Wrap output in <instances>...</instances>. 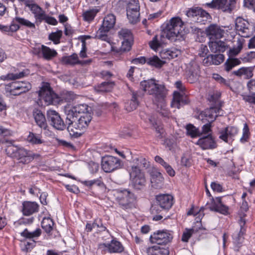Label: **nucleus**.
Segmentation results:
<instances>
[{"label": "nucleus", "mask_w": 255, "mask_h": 255, "mask_svg": "<svg viewBox=\"0 0 255 255\" xmlns=\"http://www.w3.org/2000/svg\"><path fill=\"white\" fill-rule=\"evenodd\" d=\"M41 234V230L39 228L36 229L33 232H29L27 229H25L21 233V235L26 238L31 239L34 237H38L40 236Z\"/></svg>", "instance_id": "44"}, {"label": "nucleus", "mask_w": 255, "mask_h": 255, "mask_svg": "<svg viewBox=\"0 0 255 255\" xmlns=\"http://www.w3.org/2000/svg\"><path fill=\"white\" fill-rule=\"evenodd\" d=\"M209 47L211 52L215 53L223 52L227 48L226 43L224 41L221 40H211L209 42Z\"/></svg>", "instance_id": "31"}, {"label": "nucleus", "mask_w": 255, "mask_h": 255, "mask_svg": "<svg viewBox=\"0 0 255 255\" xmlns=\"http://www.w3.org/2000/svg\"><path fill=\"white\" fill-rule=\"evenodd\" d=\"M208 206V208L211 211L219 212L224 215L228 214L229 208L223 204L222 197H217L215 200L212 197L211 204Z\"/></svg>", "instance_id": "19"}, {"label": "nucleus", "mask_w": 255, "mask_h": 255, "mask_svg": "<svg viewBox=\"0 0 255 255\" xmlns=\"http://www.w3.org/2000/svg\"><path fill=\"white\" fill-rule=\"evenodd\" d=\"M189 102L188 98L186 95L181 94L178 92H174L171 106L172 107L179 109L181 107L188 104Z\"/></svg>", "instance_id": "27"}, {"label": "nucleus", "mask_w": 255, "mask_h": 255, "mask_svg": "<svg viewBox=\"0 0 255 255\" xmlns=\"http://www.w3.org/2000/svg\"><path fill=\"white\" fill-rule=\"evenodd\" d=\"M235 28L240 35L244 37H249L253 33L252 25L248 21L242 17H238L235 21Z\"/></svg>", "instance_id": "13"}, {"label": "nucleus", "mask_w": 255, "mask_h": 255, "mask_svg": "<svg viewBox=\"0 0 255 255\" xmlns=\"http://www.w3.org/2000/svg\"><path fill=\"white\" fill-rule=\"evenodd\" d=\"M88 108V106L86 104L78 105L70 109H66L65 113L66 117L73 119L74 117H79L80 114L83 115L87 113Z\"/></svg>", "instance_id": "24"}, {"label": "nucleus", "mask_w": 255, "mask_h": 255, "mask_svg": "<svg viewBox=\"0 0 255 255\" xmlns=\"http://www.w3.org/2000/svg\"><path fill=\"white\" fill-rule=\"evenodd\" d=\"M213 78L221 84L227 86L229 85V82L218 74H213Z\"/></svg>", "instance_id": "58"}, {"label": "nucleus", "mask_w": 255, "mask_h": 255, "mask_svg": "<svg viewBox=\"0 0 255 255\" xmlns=\"http://www.w3.org/2000/svg\"><path fill=\"white\" fill-rule=\"evenodd\" d=\"M151 186L155 189L162 188L164 184V178L162 174L155 168L150 172Z\"/></svg>", "instance_id": "21"}, {"label": "nucleus", "mask_w": 255, "mask_h": 255, "mask_svg": "<svg viewBox=\"0 0 255 255\" xmlns=\"http://www.w3.org/2000/svg\"><path fill=\"white\" fill-rule=\"evenodd\" d=\"M61 62L65 65H75L77 64L78 55L73 53L70 56H65L62 57Z\"/></svg>", "instance_id": "41"}, {"label": "nucleus", "mask_w": 255, "mask_h": 255, "mask_svg": "<svg viewBox=\"0 0 255 255\" xmlns=\"http://www.w3.org/2000/svg\"><path fill=\"white\" fill-rule=\"evenodd\" d=\"M98 12L99 10L97 9H92L86 11L83 13L84 20L87 21L93 20Z\"/></svg>", "instance_id": "47"}, {"label": "nucleus", "mask_w": 255, "mask_h": 255, "mask_svg": "<svg viewBox=\"0 0 255 255\" xmlns=\"http://www.w3.org/2000/svg\"><path fill=\"white\" fill-rule=\"evenodd\" d=\"M114 85L115 83L114 82H104L97 86L95 88V90L98 92H108L112 90Z\"/></svg>", "instance_id": "39"}, {"label": "nucleus", "mask_w": 255, "mask_h": 255, "mask_svg": "<svg viewBox=\"0 0 255 255\" xmlns=\"http://www.w3.org/2000/svg\"><path fill=\"white\" fill-rule=\"evenodd\" d=\"M38 96L40 100H43L45 104L47 105H55L59 101V97L56 94L49 84L45 83L41 88L38 92Z\"/></svg>", "instance_id": "9"}, {"label": "nucleus", "mask_w": 255, "mask_h": 255, "mask_svg": "<svg viewBox=\"0 0 255 255\" xmlns=\"http://www.w3.org/2000/svg\"><path fill=\"white\" fill-rule=\"evenodd\" d=\"M54 222L50 218H44L41 222L43 229L47 233H50L53 229Z\"/></svg>", "instance_id": "45"}, {"label": "nucleus", "mask_w": 255, "mask_h": 255, "mask_svg": "<svg viewBox=\"0 0 255 255\" xmlns=\"http://www.w3.org/2000/svg\"><path fill=\"white\" fill-rule=\"evenodd\" d=\"M186 15L188 17L193 18L194 21L200 24H205L211 19V16L207 12L198 7L189 9L187 11Z\"/></svg>", "instance_id": "12"}, {"label": "nucleus", "mask_w": 255, "mask_h": 255, "mask_svg": "<svg viewBox=\"0 0 255 255\" xmlns=\"http://www.w3.org/2000/svg\"><path fill=\"white\" fill-rule=\"evenodd\" d=\"M119 37L125 40H132L133 37L130 31L128 29H122L118 32Z\"/></svg>", "instance_id": "49"}, {"label": "nucleus", "mask_w": 255, "mask_h": 255, "mask_svg": "<svg viewBox=\"0 0 255 255\" xmlns=\"http://www.w3.org/2000/svg\"><path fill=\"white\" fill-rule=\"evenodd\" d=\"M78 117H74L73 119L67 117L66 118L68 131L71 136L76 138L82 135L92 120L90 113L84 114L78 119Z\"/></svg>", "instance_id": "3"}, {"label": "nucleus", "mask_w": 255, "mask_h": 255, "mask_svg": "<svg viewBox=\"0 0 255 255\" xmlns=\"http://www.w3.org/2000/svg\"><path fill=\"white\" fill-rule=\"evenodd\" d=\"M235 0H212L207 5L211 8L221 9L223 11L230 12L232 10Z\"/></svg>", "instance_id": "14"}, {"label": "nucleus", "mask_w": 255, "mask_h": 255, "mask_svg": "<svg viewBox=\"0 0 255 255\" xmlns=\"http://www.w3.org/2000/svg\"><path fill=\"white\" fill-rule=\"evenodd\" d=\"M92 226L94 227V229H97L100 232L104 231L106 230V227L103 225L100 220H96L92 223Z\"/></svg>", "instance_id": "59"}, {"label": "nucleus", "mask_w": 255, "mask_h": 255, "mask_svg": "<svg viewBox=\"0 0 255 255\" xmlns=\"http://www.w3.org/2000/svg\"><path fill=\"white\" fill-rule=\"evenodd\" d=\"M101 165L105 172H111L120 168L122 166V162L116 157L107 155L102 158Z\"/></svg>", "instance_id": "11"}, {"label": "nucleus", "mask_w": 255, "mask_h": 255, "mask_svg": "<svg viewBox=\"0 0 255 255\" xmlns=\"http://www.w3.org/2000/svg\"><path fill=\"white\" fill-rule=\"evenodd\" d=\"M186 133L192 138L201 136V133L198 128L193 125L189 124L186 126Z\"/></svg>", "instance_id": "43"}, {"label": "nucleus", "mask_w": 255, "mask_h": 255, "mask_svg": "<svg viewBox=\"0 0 255 255\" xmlns=\"http://www.w3.org/2000/svg\"><path fill=\"white\" fill-rule=\"evenodd\" d=\"M224 60V56L223 54H209L204 58L202 63L205 66H209L212 65H218Z\"/></svg>", "instance_id": "26"}, {"label": "nucleus", "mask_w": 255, "mask_h": 255, "mask_svg": "<svg viewBox=\"0 0 255 255\" xmlns=\"http://www.w3.org/2000/svg\"><path fill=\"white\" fill-rule=\"evenodd\" d=\"M169 253L167 249L160 248L157 246H154L147 249V255H168Z\"/></svg>", "instance_id": "36"}, {"label": "nucleus", "mask_w": 255, "mask_h": 255, "mask_svg": "<svg viewBox=\"0 0 255 255\" xmlns=\"http://www.w3.org/2000/svg\"><path fill=\"white\" fill-rule=\"evenodd\" d=\"M101 249H107L110 253H120L124 251V247L122 244L115 240H113L110 244L103 243L99 245Z\"/></svg>", "instance_id": "23"}, {"label": "nucleus", "mask_w": 255, "mask_h": 255, "mask_svg": "<svg viewBox=\"0 0 255 255\" xmlns=\"http://www.w3.org/2000/svg\"><path fill=\"white\" fill-rule=\"evenodd\" d=\"M172 239V235L164 231H158L150 237V241L152 243L160 245L167 244L170 242Z\"/></svg>", "instance_id": "15"}, {"label": "nucleus", "mask_w": 255, "mask_h": 255, "mask_svg": "<svg viewBox=\"0 0 255 255\" xmlns=\"http://www.w3.org/2000/svg\"><path fill=\"white\" fill-rule=\"evenodd\" d=\"M196 144L203 150L212 149L217 147V144L211 133L200 138L196 142Z\"/></svg>", "instance_id": "20"}, {"label": "nucleus", "mask_w": 255, "mask_h": 255, "mask_svg": "<svg viewBox=\"0 0 255 255\" xmlns=\"http://www.w3.org/2000/svg\"><path fill=\"white\" fill-rule=\"evenodd\" d=\"M15 25L14 24H12V21L11 22L10 25L9 26L8 25H3L0 24V30L4 32H15Z\"/></svg>", "instance_id": "57"}, {"label": "nucleus", "mask_w": 255, "mask_h": 255, "mask_svg": "<svg viewBox=\"0 0 255 255\" xmlns=\"http://www.w3.org/2000/svg\"><path fill=\"white\" fill-rule=\"evenodd\" d=\"M12 24L15 25V32L17 31L19 28V25L25 26L30 28H35V25L33 23L31 22L29 20L19 16H15L11 21Z\"/></svg>", "instance_id": "33"}, {"label": "nucleus", "mask_w": 255, "mask_h": 255, "mask_svg": "<svg viewBox=\"0 0 255 255\" xmlns=\"http://www.w3.org/2000/svg\"><path fill=\"white\" fill-rule=\"evenodd\" d=\"M179 53V51L175 48L166 49L162 50L160 55L162 59H170L177 57Z\"/></svg>", "instance_id": "35"}, {"label": "nucleus", "mask_w": 255, "mask_h": 255, "mask_svg": "<svg viewBox=\"0 0 255 255\" xmlns=\"http://www.w3.org/2000/svg\"><path fill=\"white\" fill-rule=\"evenodd\" d=\"M120 135L122 137L130 136L131 134V130L127 128H124L119 133Z\"/></svg>", "instance_id": "63"}, {"label": "nucleus", "mask_w": 255, "mask_h": 255, "mask_svg": "<svg viewBox=\"0 0 255 255\" xmlns=\"http://www.w3.org/2000/svg\"><path fill=\"white\" fill-rule=\"evenodd\" d=\"M141 95L138 92L131 91V98L129 101L125 103V108L128 112L135 110L139 105V99Z\"/></svg>", "instance_id": "28"}, {"label": "nucleus", "mask_w": 255, "mask_h": 255, "mask_svg": "<svg viewBox=\"0 0 255 255\" xmlns=\"http://www.w3.org/2000/svg\"><path fill=\"white\" fill-rule=\"evenodd\" d=\"M156 204L150 208L152 214L159 213L162 210H169L173 204V197L169 194H160L156 196Z\"/></svg>", "instance_id": "5"}, {"label": "nucleus", "mask_w": 255, "mask_h": 255, "mask_svg": "<svg viewBox=\"0 0 255 255\" xmlns=\"http://www.w3.org/2000/svg\"><path fill=\"white\" fill-rule=\"evenodd\" d=\"M250 132L249 131V128L247 124H245L244 125V128L243 129V135L240 139V141L242 142H245L247 141L249 138Z\"/></svg>", "instance_id": "53"}, {"label": "nucleus", "mask_w": 255, "mask_h": 255, "mask_svg": "<svg viewBox=\"0 0 255 255\" xmlns=\"http://www.w3.org/2000/svg\"><path fill=\"white\" fill-rule=\"evenodd\" d=\"M209 52L207 46L204 44H201L199 49L198 55L200 57H205Z\"/></svg>", "instance_id": "60"}, {"label": "nucleus", "mask_w": 255, "mask_h": 255, "mask_svg": "<svg viewBox=\"0 0 255 255\" xmlns=\"http://www.w3.org/2000/svg\"><path fill=\"white\" fill-rule=\"evenodd\" d=\"M81 182L85 186L91 187L93 185H97L98 186H101L103 184V182L101 180V178H99L96 179H94L89 181H82Z\"/></svg>", "instance_id": "52"}, {"label": "nucleus", "mask_w": 255, "mask_h": 255, "mask_svg": "<svg viewBox=\"0 0 255 255\" xmlns=\"http://www.w3.org/2000/svg\"><path fill=\"white\" fill-rule=\"evenodd\" d=\"M205 33L210 40H214L222 38L224 30L216 24H211L205 29Z\"/></svg>", "instance_id": "17"}, {"label": "nucleus", "mask_w": 255, "mask_h": 255, "mask_svg": "<svg viewBox=\"0 0 255 255\" xmlns=\"http://www.w3.org/2000/svg\"><path fill=\"white\" fill-rule=\"evenodd\" d=\"M6 154L18 160L19 163L27 164L31 162L34 158L35 154L23 148H18L13 145H9L5 149Z\"/></svg>", "instance_id": "4"}, {"label": "nucleus", "mask_w": 255, "mask_h": 255, "mask_svg": "<svg viewBox=\"0 0 255 255\" xmlns=\"http://www.w3.org/2000/svg\"><path fill=\"white\" fill-rule=\"evenodd\" d=\"M32 116L37 126L43 129H46L48 126L45 115L39 109H34L32 112Z\"/></svg>", "instance_id": "22"}, {"label": "nucleus", "mask_w": 255, "mask_h": 255, "mask_svg": "<svg viewBox=\"0 0 255 255\" xmlns=\"http://www.w3.org/2000/svg\"><path fill=\"white\" fill-rule=\"evenodd\" d=\"M28 87H20L16 82H13L5 86V91L10 94L18 96L22 93L28 92Z\"/></svg>", "instance_id": "29"}, {"label": "nucleus", "mask_w": 255, "mask_h": 255, "mask_svg": "<svg viewBox=\"0 0 255 255\" xmlns=\"http://www.w3.org/2000/svg\"><path fill=\"white\" fill-rule=\"evenodd\" d=\"M239 223L240 226V232L238 234L233 235V240L234 242L237 244H241L243 242L244 240V235L246 231V229L244 228L246 224V220L243 217L240 218Z\"/></svg>", "instance_id": "32"}, {"label": "nucleus", "mask_w": 255, "mask_h": 255, "mask_svg": "<svg viewBox=\"0 0 255 255\" xmlns=\"http://www.w3.org/2000/svg\"><path fill=\"white\" fill-rule=\"evenodd\" d=\"M27 140L33 144H39L43 142L40 135L31 132H29V134L27 137Z\"/></svg>", "instance_id": "48"}, {"label": "nucleus", "mask_w": 255, "mask_h": 255, "mask_svg": "<svg viewBox=\"0 0 255 255\" xmlns=\"http://www.w3.org/2000/svg\"><path fill=\"white\" fill-rule=\"evenodd\" d=\"M244 5L255 11V0H244Z\"/></svg>", "instance_id": "61"}, {"label": "nucleus", "mask_w": 255, "mask_h": 255, "mask_svg": "<svg viewBox=\"0 0 255 255\" xmlns=\"http://www.w3.org/2000/svg\"><path fill=\"white\" fill-rule=\"evenodd\" d=\"M222 105L223 103L220 102L215 106L211 107L205 111L204 115L207 118L208 122L212 123L216 119L218 116L223 115V112L221 109Z\"/></svg>", "instance_id": "16"}, {"label": "nucleus", "mask_w": 255, "mask_h": 255, "mask_svg": "<svg viewBox=\"0 0 255 255\" xmlns=\"http://www.w3.org/2000/svg\"><path fill=\"white\" fill-rule=\"evenodd\" d=\"M139 6L131 3H128L127 8V15L130 23H136L139 21Z\"/></svg>", "instance_id": "18"}, {"label": "nucleus", "mask_w": 255, "mask_h": 255, "mask_svg": "<svg viewBox=\"0 0 255 255\" xmlns=\"http://www.w3.org/2000/svg\"><path fill=\"white\" fill-rule=\"evenodd\" d=\"M33 0H27L25 5L26 6L30 8L31 11L35 15L38 13L39 11H41L42 8L38 5L33 3Z\"/></svg>", "instance_id": "51"}, {"label": "nucleus", "mask_w": 255, "mask_h": 255, "mask_svg": "<svg viewBox=\"0 0 255 255\" xmlns=\"http://www.w3.org/2000/svg\"><path fill=\"white\" fill-rule=\"evenodd\" d=\"M116 200L122 208L127 209L131 207V205L134 202L136 197L129 191L124 190L117 192Z\"/></svg>", "instance_id": "10"}, {"label": "nucleus", "mask_w": 255, "mask_h": 255, "mask_svg": "<svg viewBox=\"0 0 255 255\" xmlns=\"http://www.w3.org/2000/svg\"><path fill=\"white\" fill-rule=\"evenodd\" d=\"M165 63L164 61L159 59L157 56H153L147 59V64L156 68H160Z\"/></svg>", "instance_id": "40"}, {"label": "nucleus", "mask_w": 255, "mask_h": 255, "mask_svg": "<svg viewBox=\"0 0 255 255\" xmlns=\"http://www.w3.org/2000/svg\"><path fill=\"white\" fill-rule=\"evenodd\" d=\"M116 16L112 13L108 14L104 19L103 23L97 32L95 38L105 41H109L108 32L114 27L116 23Z\"/></svg>", "instance_id": "6"}, {"label": "nucleus", "mask_w": 255, "mask_h": 255, "mask_svg": "<svg viewBox=\"0 0 255 255\" xmlns=\"http://www.w3.org/2000/svg\"><path fill=\"white\" fill-rule=\"evenodd\" d=\"M132 40H125L122 41V44L121 47V50L122 51L126 52L130 50Z\"/></svg>", "instance_id": "55"}, {"label": "nucleus", "mask_w": 255, "mask_h": 255, "mask_svg": "<svg viewBox=\"0 0 255 255\" xmlns=\"http://www.w3.org/2000/svg\"><path fill=\"white\" fill-rule=\"evenodd\" d=\"M38 205L34 202L25 201L22 204V212L25 216H29L37 212Z\"/></svg>", "instance_id": "30"}, {"label": "nucleus", "mask_w": 255, "mask_h": 255, "mask_svg": "<svg viewBox=\"0 0 255 255\" xmlns=\"http://www.w3.org/2000/svg\"><path fill=\"white\" fill-rule=\"evenodd\" d=\"M29 74V71L28 69H24L19 73H8L6 75H2L0 78L2 80H14L24 77Z\"/></svg>", "instance_id": "34"}, {"label": "nucleus", "mask_w": 255, "mask_h": 255, "mask_svg": "<svg viewBox=\"0 0 255 255\" xmlns=\"http://www.w3.org/2000/svg\"><path fill=\"white\" fill-rule=\"evenodd\" d=\"M254 69L253 67H243V76L247 79L252 78L254 75Z\"/></svg>", "instance_id": "56"}, {"label": "nucleus", "mask_w": 255, "mask_h": 255, "mask_svg": "<svg viewBox=\"0 0 255 255\" xmlns=\"http://www.w3.org/2000/svg\"><path fill=\"white\" fill-rule=\"evenodd\" d=\"M183 22L179 17H174L170 19L164 29L162 34L155 35L149 42L150 47L156 51L165 43V37L171 40H176L180 35Z\"/></svg>", "instance_id": "2"}, {"label": "nucleus", "mask_w": 255, "mask_h": 255, "mask_svg": "<svg viewBox=\"0 0 255 255\" xmlns=\"http://www.w3.org/2000/svg\"><path fill=\"white\" fill-rule=\"evenodd\" d=\"M243 48V43L241 40H239L237 42L236 45H234L232 48H231L229 52V57L232 58L238 54Z\"/></svg>", "instance_id": "46"}, {"label": "nucleus", "mask_w": 255, "mask_h": 255, "mask_svg": "<svg viewBox=\"0 0 255 255\" xmlns=\"http://www.w3.org/2000/svg\"><path fill=\"white\" fill-rule=\"evenodd\" d=\"M193 232V229H189L186 232L184 233L182 236V241L184 242H188L189 238L191 237Z\"/></svg>", "instance_id": "62"}, {"label": "nucleus", "mask_w": 255, "mask_h": 255, "mask_svg": "<svg viewBox=\"0 0 255 255\" xmlns=\"http://www.w3.org/2000/svg\"><path fill=\"white\" fill-rule=\"evenodd\" d=\"M41 52L43 58L47 60L51 59L57 54L56 50L50 49L49 47L44 45L41 46Z\"/></svg>", "instance_id": "37"}, {"label": "nucleus", "mask_w": 255, "mask_h": 255, "mask_svg": "<svg viewBox=\"0 0 255 255\" xmlns=\"http://www.w3.org/2000/svg\"><path fill=\"white\" fill-rule=\"evenodd\" d=\"M241 61L239 59L235 58L229 57L224 64L225 70L229 72L234 67L240 64Z\"/></svg>", "instance_id": "42"}, {"label": "nucleus", "mask_w": 255, "mask_h": 255, "mask_svg": "<svg viewBox=\"0 0 255 255\" xmlns=\"http://www.w3.org/2000/svg\"><path fill=\"white\" fill-rule=\"evenodd\" d=\"M46 118L49 125L55 129L63 131L67 129L68 124L64 122L60 114L53 110H48L46 112Z\"/></svg>", "instance_id": "8"}, {"label": "nucleus", "mask_w": 255, "mask_h": 255, "mask_svg": "<svg viewBox=\"0 0 255 255\" xmlns=\"http://www.w3.org/2000/svg\"><path fill=\"white\" fill-rule=\"evenodd\" d=\"M241 58L245 62H251L255 58V52L251 51L250 52L245 53L242 55Z\"/></svg>", "instance_id": "54"}, {"label": "nucleus", "mask_w": 255, "mask_h": 255, "mask_svg": "<svg viewBox=\"0 0 255 255\" xmlns=\"http://www.w3.org/2000/svg\"><path fill=\"white\" fill-rule=\"evenodd\" d=\"M238 130L234 127H229L220 131L219 138L226 142H230L237 134Z\"/></svg>", "instance_id": "25"}, {"label": "nucleus", "mask_w": 255, "mask_h": 255, "mask_svg": "<svg viewBox=\"0 0 255 255\" xmlns=\"http://www.w3.org/2000/svg\"><path fill=\"white\" fill-rule=\"evenodd\" d=\"M62 35L61 30H57L56 32H52L49 35V39L52 41L54 44H57L60 43V39Z\"/></svg>", "instance_id": "50"}, {"label": "nucleus", "mask_w": 255, "mask_h": 255, "mask_svg": "<svg viewBox=\"0 0 255 255\" xmlns=\"http://www.w3.org/2000/svg\"><path fill=\"white\" fill-rule=\"evenodd\" d=\"M241 96L242 97L243 99L247 102L250 103L255 104V97L253 96L241 94Z\"/></svg>", "instance_id": "64"}, {"label": "nucleus", "mask_w": 255, "mask_h": 255, "mask_svg": "<svg viewBox=\"0 0 255 255\" xmlns=\"http://www.w3.org/2000/svg\"><path fill=\"white\" fill-rule=\"evenodd\" d=\"M141 89L152 96V101L156 105L159 114L164 117L169 118L170 112L166 108L167 91L165 86L155 83L154 79L144 80L140 82Z\"/></svg>", "instance_id": "1"}, {"label": "nucleus", "mask_w": 255, "mask_h": 255, "mask_svg": "<svg viewBox=\"0 0 255 255\" xmlns=\"http://www.w3.org/2000/svg\"><path fill=\"white\" fill-rule=\"evenodd\" d=\"M133 162L135 165L131 166L137 167L139 169H146L148 168L150 165L149 162L142 156H139L133 159Z\"/></svg>", "instance_id": "38"}, {"label": "nucleus", "mask_w": 255, "mask_h": 255, "mask_svg": "<svg viewBox=\"0 0 255 255\" xmlns=\"http://www.w3.org/2000/svg\"><path fill=\"white\" fill-rule=\"evenodd\" d=\"M130 179L133 187L136 190H141L146 184V180L144 172L137 167L131 166L129 170Z\"/></svg>", "instance_id": "7"}]
</instances>
